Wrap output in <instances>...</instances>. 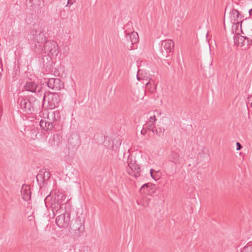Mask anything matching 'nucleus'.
Instances as JSON below:
<instances>
[{
  "mask_svg": "<svg viewBox=\"0 0 252 252\" xmlns=\"http://www.w3.org/2000/svg\"><path fill=\"white\" fill-rule=\"evenodd\" d=\"M155 131L158 135L160 136L163 134L164 132V129L162 128L161 127H156Z\"/></svg>",
  "mask_w": 252,
  "mask_h": 252,
  "instance_id": "23",
  "label": "nucleus"
},
{
  "mask_svg": "<svg viewBox=\"0 0 252 252\" xmlns=\"http://www.w3.org/2000/svg\"><path fill=\"white\" fill-rule=\"evenodd\" d=\"M251 105H252V104H251Z\"/></svg>",
  "mask_w": 252,
  "mask_h": 252,
  "instance_id": "33",
  "label": "nucleus"
},
{
  "mask_svg": "<svg viewBox=\"0 0 252 252\" xmlns=\"http://www.w3.org/2000/svg\"><path fill=\"white\" fill-rule=\"evenodd\" d=\"M236 146H237V148H236V150H241V149L242 148V146L241 145V144L239 142H237L236 143Z\"/></svg>",
  "mask_w": 252,
  "mask_h": 252,
  "instance_id": "26",
  "label": "nucleus"
},
{
  "mask_svg": "<svg viewBox=\"0 0 252 252\" xmlns=\"http://www.w3.org/2000/svg\"><path fill=\"white\" fill-rule=\"evenodd\" d=\"M137 80H139V78L138 77H137Z\"/></svg>",
  "mask_w": 252,
  "mask_h": 252,
  "instance_id": "31",
  "label": "nucleus"
},
{
  "mask_svg": "<svg viewBox=\"0 0 252 252\" xmlns=\"http://www.w3.org/2000/svg\"><path fill=\"white\" fill-rule=\"evenodd\" d=\"M37 88V85L34 82L29 80L24 85L25 91L35 93Z\"/></svg>",
  "mask_w": 252,
  "mask_h": 252,
  "instance_id": "17",
  "label": "nucleus"
},
{
  "mask_svg": "<svg viewBox=\"0 0 252 252\" xmlns=\"http://www.w3.org/2000/svg\"><path fill=\"white\" fill-rule=\"evenodd\" d=\"M174 43L172 40H166L161 42V53L163 57H168L174 48Z\"/></svg>",
  "mask_w": 252,
  "mask_h": 252,
  "instance_id": "11",
  "label": "nucleus"
},
{
  "mask_svg": "<svg viewBox=\"0 0 252 252\" xmlns=\"http://www.w3.org/2000/svg\"><path fill=\"white\" fill-rule=\"evenodd\" d=\"M51 115H54V116H55V112H53L51 114Z\"/></svg>",
  "mask_w": 252,
  "mask_h": 252,
  "instance_id": "29",
  "label": "nucleus"
},
{
  "mask_svg": "<svg viewBox=\"0 0 252 252\" xmlns=\"http://www.w3.org/2000/svg\"><path fill=\"white\" fill-rule=\"evenodd\" d=\"M126 37L127 40L129 39L130 40L132 44L136 43L138 40V35L135 32L128 33Z\"/></svg>",
  "mask_w": 252,
  "mask_h": 252,
  "instance_id": "19",
  "label": "nucleus"
},
{
  "mask_svg": "<svg viewBox=\"0 0 252 252\" xmlns=\"http://www.w3.org/2000/svg\"><path fill=\"white\" fill-rule=\"evenodd\" d=\"M37 51L39 53L44 52L48 54L51 58L57 56L59 53L57 43L52 40H46L42 47L37 48Z\"/></svg>",
  "mask_w": 252,
  "mask_h": 252,
  "instance_id": "3",
  "label": "nucleus"
},
{
  "mask_svg": "<svg viewBox=\"0 0 252 252\" xmlns=\"http://www.w3.org/2000/svg\"><path fill=\"white\" fill-rule=\"evenodd\" d=\"M48 87L55 91H60L63 88V84L59 78H49L47 82Z\"/></svg>",
  "mask_w": 252,
  "mask_h": 252,
  "instance_id": "12",
  "label": "nucleus"
},
{
  "mask_svg": "<svg viewBox=\"0 0 252 252\" xmlns=\"http://www.w3.org/2000/svg\"><path fill=\"white\" fill-rule=\"evenodd\" d=\"M66 196L64 192L57 190L55 192L54 196L52 198L50 195H48L45 199L46 206H50L53 212L63 211L65 208V204L63 202L65 200Z\"/></svg>",
  "mask_w": 252,
  "mask_h": 252,
  "instance_id": "1",
  "label": "nucleus"
},
{
  "mask_svg": "<svg viewBox=\"0 0 252 252\" xmlns=\"http://www.w3.org/2000/svg\"><path fill=\"white\" fill-rule=\"evenodd\" d=\"M21 192L22 198L28 201L31 198L30 188L28 185H23L21 188Z\"/></svg>",
  "mask_w": 252,
  "mask_h": 252,
  "instance_id": "15",
  "label": "nucleus"
},
{
  "mask_svg": "<svg viewBox=\"0 0 252 252\" xmlns=\"http://www.w3.org/2000/svg\"><path fill=\"white\" fill-rule=\"evenodd\" d=\"M157 120L155 116H151L148 121L144 125V128H147L149 130L155 133V122Z\"/></svg>",
  "mask_w": 252,
  "mask_h": 252,
  "instance_id": "16",
  "label": "nucleus"
},
{
  "mask_svg": "<svg viewBox=\"0 0 252 252\" xmlns=\"http://www.w3.org/2000/svg\"><path fill=\"white\" fill-rule=\"evenodd\" d=\"M170 161L173 162L175 164L180 165L184 162V158L182 152L179 150H172L168 157Z\"/></svg>",
  "mask_w": 252,
  "mask_h": 252,
  "instance_id": "10",
  "label": "nucleus"
},
{
  "mask_svg": "<svg viewBox=\"0 0 252 252\" xmlns=\"http://www.w3.org/2000/svg\"><path fill=\"white\" fill-rule=\"evenodd\" d=\"M60 101V96L57 93H48L44 96L43 105L47 103L49 109H53L58 107Z\"/></svg>",
  "mask_w": 252,
  "mask_h": 252,
  "instance_id": "5",
  "label": "nucleus"
},
{
  "mask_svg": "<svg viewBox=\"0 0 252 252\" xmlns=\"http://www.w3.org/2000/svg\"><path fill=\"white\" fill-rule=\"evenodd\" d=\"M175 15L176 18H178V21L182 19L185 16V11L181 7H178L175 11Z\"/></svg>",
  "mask_w": 252,
  "mask_h": 252,
  "instance_id": "20",
  "label": "nucleus"
},
{
  "mask_svg": "<svg viewBox=\"0 0 252 252\" xmlns=\"http://www.w3.org/2000/svg\"><path fill=\"white\" fill-rule=\"evenodd\" d=\"M233 39L235 45L242 48L243 50L248 49L249 45L252 42V41L248 37L241 35L239 33L234 36Z\"/></svg>",
  "mask_w": 252,
  "mask_h": 252,
  "instance_id": "8",
  "label": "nucleus"
},
{
  "mask_svg": "<svg viewBox=\"0 0 252 252\" xmlns=\"http://www.w3.org/2000/svg\"><path fill=\"white\" fill-rule=\"evenodd\" d=\"M241 252H252V243H248L242 250Z\"/></svg>",
  "mask_w": 252,
  "mask_h": 252,
  "instance_id": "22",
  "label": "nucleus"
},
{
  "mask_svg": "<svg viewBox=\"0 0 252 252\" xmlns=\"http://www.w3.org/2000/svg\"><path fill=\"white\" fill-rule=\"evenodd\" d=\"M155 172V171L151 169L150 170V174H151V177L155 180H157L159 179V178L157 176H156L155 175H154V172Z\"/></svg>",
  "mask_w": 252,
  "mask_h": 252,
  "instance_id": "24",
  "label": "nucleus"
},
{
  "mask_svg": "<svg viewBox=\"0 0 252 252\" xmlns=\"http://www.w3.org/2000/svg\"><path fill=\"white\" fill-rule=\"evenodd\" d=\"M137 203H138V205H141V204H140V203H138V202H137ZM141 206H143V207H146L145 204H144V203L141 204Z\"/></svg>",
  "mask_w": 252,
  "mask_h": 252,
  "instance_id": "28",
  "label": "nucleus"
},
{
  "mask_svg": "<svg viewBox=\"0 0 252 252\" xmlns=\"http://www.w3.org/2000/svg\"><path fill=\"white\" fill-rule=\"evenodd\" d=\"M127 166L126 171L128 174L135 178H137L140 176V168L136 163L135 160L133 159L131 157H128L127 158Z\"/></svg>",
  "mask_w": 252,
  "mask_h": 252,
  "instance_id": "7",
  "label": "nucleus"
},
{
  "mask_svg": "<svg viewBox=\"0 0 252 252\" xmlns=\"http://www.w3.org/2000/svg\"><path fill=\"white\" fill-rule=\"evenodd\" d=\"M147 130H148L147 128L143 127V129L141 131V133L143 135H145L146 133Z\"/></svg>",
  "mask_w": 252,
  "mask_h": 252,
  "instance_id": "27",
  "label": "nucleus"
},
{
  "mask_svg": "<svg viewBox=\"0 0 252 252\" xmlns=\"http://www.w3.org/2000/svg\"><path fill=\"white\" fill-rule=\"evenodd\" d=\"M62 138L58 134H54L53 137L49 139V144L51 146H58L61 142Z\"/></svg>",
  "mask_w": 252,
  "mask_h": 252,
  "instance_id": "18",
  "label": "nucleus"
},
{
  "mask_svg": "<svg viewBox=\"0 0 252 252\" xmlns=\"http://www.w3.org/2000/svg\"><path fill=\"white\" fill-rule=\"evenodd\" d=\"M18 103L23 112L28 114L34 113L40 105L39 101L32 96L27 97H20Z\"/></svg>",
  "mask_w": 252,
  "mask_h": 252,
  "instance_id": "2",
  "label": "nucleus"
},
{
  "mask_svg": "<svg viewBox=\"0 0 252 252\" xmlns=\"http://www.w3.org/2000/svg\"><path fill=\"white\" fill-rule=\"evenodd\" d=\"M55 216L57 215L56 219V223L57 225L61 228L67 227L70 222V215L67 213L65 208L63 209V211L53 212Z\"/></svg>",
  "mask_w": 252,
  "mask_h": 252,
  "instance_id": "4",
  "label": "nucleus"
},
{
  "mask_svg": "<svg viewBox=\"0 0 252 252\" xmlns=\"http://www.w3.org/2000/svg\"><path fill=\"white\" fill-rule=\"evenodd\" d=\"M50 173L49 172L44 170L39 171L38 174L36 175V180L38 184L40 186H43L46 184L48 180L50 179Z\"/></svg>",
  "mask_w": 252,
  "mask_h": 252,
  "instance_id": "13",
  "label": "nucleus"
},
{
  "mask_svg": "<svg viewBox=\"0 0 252 252\" xmlns=\"http://www.w3.org/2000/svg\"><path fill=\"white\" fill-rule=\"evenodd\" d=\"M31 33L33 36L34 41L37 43L35 44L37 49L39 47H42L43 43L47 40V38L44 35L41 27L37 26L31 32Z\"/></svg>",
  "mask_w": 252,
  "mask_h": 252,
  "instance_id": "6",
  "label": "nucleus"
},
{
  "mask_svg": "<svg viewBox=\"0 0 252 252\" xmlns=\"http://www.w3.org/2000/svg\"><path fill=\"white\" fill-rule=\"evenodd\" d=\"M75 2V0H68L67 1V4L66 6H67L68 4L70 5H72L74 2Z\"/></svg>",
  "mask_w": 252,
  "mask_h": 252,
  "instance_id": "25",
  "label": "nucleus"
},
{
  "mask_svg": "<svg viewBox=\"0 0 252 252\" xmlns=\"http://www.w3.org/2000/svg\"><path fill=\"white\" fill-rule=\"evenodd\" d=\"M1 64V58H0V65Z\"/></svg>",
  "mask_w": 252,
  "mask_h": 252,
  "instance_id": "30",
  "label": "nucleus"
},
{
  "mask_svg": "<svg viewBox=\"0 0 252 252\" xmlns=\"http://www.w3.org/2000/svg\"><path fill=\"white\" fill-rule=\"evenodd\" d=\"M39 125L43 130L46 131H51L54 127V125L53 123L43 119L40 121Z\"/></svg>",
  "mask_w": 252,
  "mask_h": 252,
  "instance_id": "14",
  "label": "nucleus"
},
{
  "mask_svg": "<svg viewBox=\"0 0 252 252\" xmlns=\"http://www.w3.org/2000/svg\"><path fill=\"white\" fill-rule=\"evenodd\" d=\"M229 18L230 22L233 24V29H237L239 25H240L241 32L243 33L242 30V16L240 13L236 9H233L229 12Z\"/></svg>",
  "mask_w": 252,
  "mask_h": 252,
  "instance_id": "9",
  "label": "nucleus"
},
{
  "mask_svg": "<svg viewBox=\"0 0 252 252\" xmlns=\"http://www.w3.org/2000/svg\"><path fill=\"white\" fill-rule=\"evenodd\" d=\"M154 187L155 186L152 184L149 183L145 184L141 187L140 190L146 193V192L149 191L150 189H153Z\"/></svg>",
  "mask_w": 252,
  "mask_h": 252,
  "instance_id": "21",
  "label": "nucleus"
},
{
  "mask_svg": "<svg viewBox=\"0 0 252 252\" xmlns=\"http://www.w3.org/2000/svg\"><path fill=\"white\" fill-rule=\"evenodd\" d=\"M251 11H252V9L250 10V12H251Z\"/></svg>",
  "mask_w": 252,
  "mask_h": 252,
  "instance_id": "32",
  "label": "nucleus"
}]
</instances>
